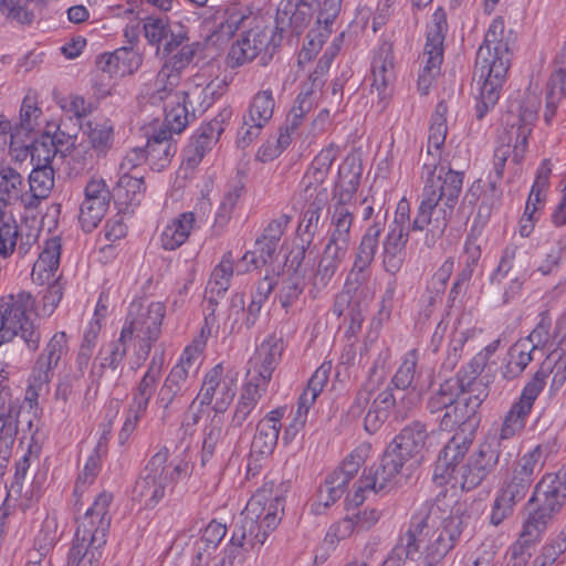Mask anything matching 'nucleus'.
Wrapping results in <instances>:
<instances>
[{"mask_svg":"<svg viewBox=\"0 0 566 566\" xmlns=\"http://www.w3.org/2000/svg\"><path fill=\"white\" fill-rule=\"evenodd\" d=\"M448 106L442 101L436 106L429 127L427 154L422 157L423 169L428 176L422 189L421 201L417 210L413 229H427L424 244L433 248L443 237L449 220L458 203L463 186V174L441 166L440 149L447 136Z\"/></svg>","mask_w":566,"mask_h":566,"instance_id":"1","label":"nucleus"},{"mask_svg":"<svg viewBox=\"0 0 566 566\" xmlns=\"http://www.w3.org/2000/svg\"><path fill=\"white\" fill-rule=\"evenodd\" d=\"M427 522L422 530V556L427 566H436L455 547L462 533L471 522V514L452 496L439 494L418 509Z\"/></svg>","mask_w":566,"mask_h":566,"instance_id":"2","label":"nucleus"},{"mask_svg":"<svg viewBox=\"0 0 566 566\" xmlns=\"http://www.w3.org/2000/svg\"><path fill=\"white\" fill-rule=\"evenodd\" d=\"M512 52L504 39V21L495 18L480 45L474 67L478 78L476 117L482 119L501 95V88L511 65Z\"/></svg>","mask_w":566,"mask_h":566,"instance_id":"3","label":"nucleus"},{"mask_svg":"<svg viewBox=\"0 0 566 566\" xmlns=\"http://www.w3.org/2000/svg\"><path fill=\"white\" fill-rule=\"evenodd\" d=\"M112 493L101 492L81 517L67 555V566H98L111 525Z\"/></svg>","mask_w":566,"mask_h":566,"instance_id":"4","label":"nucleus"},{"mask_svg":"<svg viewBox=\"0 0 566 566\" xmlns=\"http://www.w3.org/2000/svg\"><path fill=\"white\" fill-rule=\"evenodd\" d=\"M545 461L546 448L537 444L513 464L493 501L490 515L492 525L499 526L513 514L515 505L526 497L535 473L542 470Z\"/></svg>","mask_w":566,"mask_h":566,"instance_id":"5","label":"nucleus"},{"mask_svg":"<svg viewBox=\"0 0 566 566\" xmlns=\"http://www.w3.org/2000/svg\"><path fill=\"white\" fill-rule=\"evenodd\" d=\"M539 101L535 96H528L522 104L513 108V105L505 117L506 144L496 147L494 151V172L495 178L490 181L492 191L496 190L497 182L503 177L505 163L512 155L514 164H521L527 146V139L537 120Z\"/></svg>","mask_w":566,"mask_h":566,"instance_id":"6","label":"nucleus"},{"mask_svg":"<svg viewBox=\"0 0 566 566\" xmlns=\"http://www.w3.org/2000/svg\"><path fill=\"white\" fill-rule=\"evenodd\" d=\"M169 451L163 447L147 462L134 486V495L146 507H155L177 482L189 474L185 460L168 462Z\"/></svg>","mask_w":566,"mask_h":566,"instance_id":"7","label":"nucleus"},{"mask_svg":"<svg viewBox=\"0 0 566 566\" xmlns=\"http://www.w3.org/2000/svg\"><path fill=\"white\" fill-rule=\"evenodd\" d=\"M34 305L25 291L0 297V347L20 337L30 352L39 349L41 333L31 318Z\"/></svg>","mask_w":566,"mask_h":566,"instance_id":"8","label":"nucleus"},{"mask_svg":"<svg viewBox=\"0 0 566 566\" xmlns=\"http://www.w3.org/2000/svg\"><path fill=\"white\" fill-rule=\"evenodd\" d=\"M165 314L161 302L135 300L129 304L120 335L133 344L138 360H145L158 340Z\"/></svg>","mask_w":566,"mask_h":566,"instance_id":"9","label":"nucleus"},{"mask_svg":"<svg viewBox=\"0 0 566 566\" xmlns=\"http://www.w3.org/2000/svg\"><path fill=\"white\" fill-rule=\"evenodd\" d=\"M371 447L369 443L359 444L334 471L328 473L324 483L319 486L311 512L322 515L335 504L346 492L348 483L355 478L360 467L369 457Z\"/></svg>","mask_w":566,"mask_h":566,"instance_id":"10","label":"nucleus"},{"mask_svg":"<svg viewBox=\"0 0 566 566\" xmlns=\"http://www.w3.org/2000/svg\"><path fill=\"white\" fill-rule=\"evenodd\" d=\"M12 368L0 361V467L6 465L11 455L19 432V416L22 405L12 389Z\"/></svg>","mask_w":566,"mask_h":566,"instance_id":"11","label":"nucleus"},{"mask_svg":"<svg viewBox=\"0 0 566 566\" xmlns=\"http://www.w3.org/2000/svg\"><path fill=\"white\" fill-rule=\"evenodd\" d=\"M61 248L59 237L46 240L31 272L34 283L48 284L43 295V312L45 314H51L63 296V286L60 282V276L56 275L60 266Z\"/></svg>","mask_w":566,"mask_h":566,"instance_id":"12","label":"nucleus"},{"mask_svg":"<svg viewBox=\"0 0 566 566\" xmlns=\"http://www.w3.org/2000/svg\"><path fill=\"white\" fill-rule=\"evenodd\" d=\"M447 30L446 13L441 8H438L427 28V40L421 57L423 66L418 76V90L421 94H427L434 80L440 75Z\"/></svg>","mask_w":566,"mask_h":566,"instance_id":"13","label":"nucleus"},{"mask_svg":"<svg viewBox=\"0 0 566 566\" xmlns=\"http://www.w3.org/2000/svg\"><path fill=\"white\" fill-rule=\"evenodd\" d=\"M188 85V90L175 93L165 106V126L170 135L180 134L190 119L195 118V109L189 111L191 97H199L202 94L206 102L208 97L212 99L216 93L213 82H207L202 75H195Z\"/></svg>","mask_w":566,"mask_h":566,"instance_id":"14","label":"nucleus"},{"mask_svg":"<svg viewBox=\"0 0 566 566\" xmlns=\"http://www.w3.org/2000/svg\"><path fill=\"white\" fill-rule=\"evenodd\" d=\"M408 461L401 453L388 446L378 467L375 470L369 469L368 473L356 482V490L350 501L355 505H360L365 500L364 492L378 493L391 490L397 484L398 476Z\"/></svg>","mask_w":566,"mask_h":566,"instance_id":"15","label":"nucleus"},{"mask_svg":"<svg viewBox=\"0 0 566 566\" xmlns=\"http://www.w3.org/2000/svg\"><path fill=\"white\" fill-rule=\"evenodd\" d=\"M499 459L500 452L489 442H483L446 483L467 491L473 490L495 470Z\"/></svg>","mask_w":566,"mask_h":566,"instance_id":"16","label":"nucleus"},{"mask_svg":"<svg viewBox=\"0 0 566 566\" xmlns=\"http://www.w3.org/2000/svg\"><path fill=\"white\" fill-rule=\"evenodd\" d=\"M222 364L212 367L205 376L200 391L192 399V405L199 402L200 406L211 405L216 412H223L232 402L237 392V374L228 373L224 375Z\"/></svg>","mask_w":566,"mask_h":566,"instance_id":"17","label":"nucleus"},{"mask_svg":"<svg viewBox=\"0 0 566 566\" xmlns=\"http://www.w3.org/2000/svg\"><path fill=\"white\" fill-rule=\"evenodd\" d=\"M130 343L119 335V338L112 340L104 345L97 355L99 363L93 364L88 374V384L84 392V400L86 402L93 401L98 392L101 380L106 370L116 374L117 377L122 374V364L126 357L127 349Z\"/></svg>","mask_w":566,"mask_h":566,"instance_id":"18","label":"nucleus"},{"mask_svg":"<svg viewBox=\"0 0 566 566\" xmlns=\"http://www.w3.org/2000/svg\"><path fill=\"white\" fill-rule=\"evenodd\" d=\"M386 216L387 212L384 216L376 214L374 222L367 228L357 248L349 279L359 285L369 277V268L378 250L379 237L385 230Z\"/></svg>","mask_w":566,"mask_h":566,"instance_id":"19","label":"nucleus"},{"mask_svg":"<svg viewBox=\"0 0 566 566\" xmlns=\"http://www.w3.org/2000/svg\"><path fill=\"white\" fill-rule=\"evenodd\" d=\"M424 518L418 511L412 514L407 531L400 535L384 566H402L406 560H417L422 555Z\"/></svg>","mask_w":566,"mask_h":566,"instance_id":"20","label":"nucleus"},{"mask_svg":"<svg viewBox=\"0 0 566 566\" xmlns=\"http://www.w3.org/2000/svg\"><path fill=\"white\" fill-rule=\"evenodd\" d=\"M284 349L282 337L269 335L255 349L249 360L247 377L255 378L258 381L269 384L272 374L279 365Z\"/></svg>","mask_w":566,"mask_h":566,"instance_id":"21","label":"nucleus"},{"mask_svg":"<svg viewBox=\"0 0 566 566\" xmlns=\"http://www.w3.org/2000/svg\"><path fill=\"white\" fill-rule=\"evenodd\" d=\"M270 43L269 30L259 22L245 31L229 50L227 64L238 67L253 61Z\"/></svg>","mask_w":566,"mask_h":566,"instance_id":"22","label":"nucleus"},{"mask_svg":"<svg viewBox=\"0 0 566 566\" xmlns=\"http://www.w3.org/2000/svg\"><path fill=\"white\" fill-rule=\"evenodd\" d=\"M566 501V463L555 473L545 474L535 485L528 506L539 504L557 513Z\"/></svg>","mask_w":566,"mask_h":566,"instance_id":"23","label":"nucleus"},{"mask_svg":"<svg viewBox=\"0 0 566 566\" xmlns=\"http://www.w3.org/2000/svg\"><path fill=\"white\" fill-rule=\"evenodd\" d=\"M250 271L249 265H244L241 259L234 265V259L231 251L223 253L220 262L213 268L206 287V301L214 311L218 300L229 290L233 274L238 275Z\"/></svg>","mask_w":566,"mask_h":566,"instance_id":"24","label":"nucleus"},{"mask_svg":"<svg viewBox=\"0 0 566 566\" xmlns=\"http://www.w3.org/2000/svg\"><path fill=\"white\" fill-rule=\"evenodd\" d=\"M272 484H264L248 501L244 510L254 506L255 512L249 517L260 524L265 532H272L281 521L280 512H283V500L279 495L271 496Z\"/></svg>","mask_w":566,"mask_h":566,"instance_id":"25","label":"nucleus"},{"mask_svg":"<svg viewBox=\"0 0 566 566\" xmlns=\"http://www.w3.org/2000/svg\"><path fill=\"white\" fill-rule=\"evenodd\" d=\"M473 437L454 433L441 450L434 465L433 478L440 484L446 483L463 463V459L470 450Z\"/></svg>","mask_w":566,"mask_h":566,"instance_id":"26","label":"nucleus"},{"mask_svg":"<svg viewBox=\"0 0 566 566\" xmlns=\"http://www.w3.org/2000/svg\"><path fill=\"white\" fill-rule=\"evenodd\" d=\"M196 379L182 369H170L157 394V403L164 409L185 405L195 392Z\"/></svg>","mask_w":566,"mask_h":566,"instance_id":"27","label":"nucleus"},{"mask_svg":"<svg viewBox=\"0 0 566 566\" xmlns=\"http://www.w3.org/2000/svg\"><path fill=\"white\" fill-rule=\"evenodd\" d=\"M480 415L478 410L468 402L463 397L458 396L451 407L439 418V428L442 431H452L474 437L479 424Z\"/></svg>","mask_w":566,"mask_h":566,"instance_id":"28","label":"nucleus"},{"mask_svg":"<svg viewBox=\"0 0 566 566\" xmlns=\"http://www.w3.org/2000/svg\"><path fill=\"white\" fill-rule=\"evenodd\" d=\"M536 398L534 388L524 386L518 400L511 406L503 417L499 432L501 441L512 439L523 431Z\"/></svg>","mask_w":566,"mask_h":566,"instance_id":"29","label":"nucleus"},{"mask_svg":"<svg viewBox=\"0 0 566 566\" xmlns=\"http://www.w3.org/2000/svg\"><path fill=\"white\" fill-rule=\"evenodd\" d=\"M371 93L377 92L380 101L386 99L389 94V86L395 80L392 45L382 42L376 50L371 62Z\"/></svg>","mask_w":566,"mask_h":566,"instance_id":"30","label":"nucleus"},{"mask_svg":"<svg viewBox=\"0 0 566 566\" xmlns=\"http://www.w3.org/2000/svg\"><path fill=\"white\" fill-rule=\"evenodd\" d=\"M67 350L66 333L56 332L44 346L33 368L40 384H49L51 381L54 369Z\"/></svg>","mask_w":566,"mask_h":566,"instance_id":"31","label":"nucleus"},{"mask_svg":"<svg viewBox=\"0 0 566 566\" xmlns=\"http://www.w3.org/2000/svg\"><path fill=\"white\" fill-rule=\"evenodd\" d=\"M429 437L427 426L419 420H415L405 426L389 446L408 460H411L427 447Z\"/></svg>","mask_w":566,"mask_h":566,"instance_id":"32","label":"nucleus"},{"mask_svg":"<svg viewBox=\"0 0 566 566\" xmlns=\"http://www.w3.org/2000/svg\"><path fill=\"white\" fill-rule=\"evenodd\" d=\"M549 375H552L553 390H558L564 386L566 382V353L560 354L557 358L553 354L547 356L525 386L533 387L534 395L538 397Z\"/></svg>","mask_w":566,"mask_h":566,"instance_id":"33","label":"nucleus"},{"mask_svg":"<svg viewBox=\"0 0 566 566\" xmlns=\"http://www.w3.org/2000/svg\"><path fill=\"white\" fill-rule=\"evenodd\" d=\"M142 63L140 55L132 46H123L105 53L97 60L98 67L109 76L133 74Z\"/></svg>","mask_w":566,"mask_h":566,"instance_id":"34","label":"nucleus"},{"mask_svg":"<svg viewBox=\"0 0 566 566\" xmlns=\"http://www.w3.org/2000/svg\"><path fill=\"white\" fill-rule=\"evenodd\" d=\"M354 220L352 207L334 206L331 216V234L326 247L347 253Z\"/></svg>","mask_w":566,"mask_h":566,"instance_id":"35","label":"nucleus"},{"mask_svg":"<svg viewBox=\"0 0 566 566\" xmlns=\"http://www.w3.org/2000/svg\"><path fill=\"white\" fill-rule=\"evenodd\" d=\"M255 512L254 506L250 510H243L237 517L234 528L231 537L232 544H239L245 551L253 548L256 545L264 544L270 532H265L260 524L249 517Z\"/></svg>","mask_w":566,"mask_h":566,"instance_id":"36","label":"nucleus"},{"mask_svg":"<svg viewBox=\"0 0 566 566\" xmlns=\"http://www.w3.org/2000/svg\"><path fill=\"white\" fill-rule=\"evenodd\" d=\"M176 151L177 146L172 142L171 135L165 129H160L155 133L148 139L145 148L147 163L150 168L156 171H160L166 168L170 164Z\"/></svg>","mask_w":566,"mask_h":566,"instance_id":"37","label":"nucleus"},{"mask_svg":"<svg viewBox=\"0 0 566 566\" xmlns=\"http://www.w3.org/2000/svg\"><path fill=\"white\" fill-rule=\"evenodd\" d=\"M232 116V109L223 108L214 118L200 126L197 133L191 137V149L200 150L206 154L218 142L223 133L226 125Z\"/></svg>","mask_w":566,"mask_h":566,"instance_id":"38","label":"nucleus"},{"mask_svg":"<svg viewBox=\"0 0 566 566\" xmlns=\"http://www.w3.org/2000/svg\"><path fill=\"white\" fill-rule=\"evenodd\" d=\"M408 233L405 228L390 227L382 242L384 266L391 274L398 272L402 265Z\"/></svg>","mask_w":566,"mask_h":566,"instance_id":"39","label":"nucleus"},{"mask_svg":"<svg viewBox=\"0 0 566 566\" xmlns=\"http://www.w3.org/2000/svg\"><path fill=\"white\" fill-rule=\"evenodd\" d=\"M90 147L97 156H106L114 145V125L111 119H92L82 125Z\"/></svg>","mask_w":566,"mask_h":566,"instance_id":"40","label":"nucleus"},{"mask_svg":"<svg viewBox=\"0 0 566 566\" xmlns=\"http://www.w3.org/2000/svg\"><path fill=\"white\" fill-rule=\"evenodd\" d=\"M269 384L258 381L255 378L247 377L239 401L232 417V424L241 427L248 416L256 407L261 397L266 392Z\"/></svg>","mask_w":566,"mask_h":566,"instance_id":"41","label":"nucleus"},{"mask_svg":"<svg viewBox=\"0 0 566 566\" xmlns=\"http://www.w3.org/2000/svg\"><path fill=\"white\" fill-rule=\"evenodd\" d=\"M260 21L252 15L251 10L241 3L229 4L222 15L218 33L221 38L230 39L241 28H251Z\"/></svg>","mask_w":566,"mask_h":566,"instance_id":"42","label":"nucleus"},{"mask_svg":"<svg viewBox=\"0 0 566 566\" xmlns=\"http://www.w3.org/2000/svg\"><path fill=\"white\" fill-rule=\"evenodd\" d=\"M195 222L193 212H184L168 223L160 235L163 249L174 251L181 247L189 238Z\"/></svg>","mask_w":566,"mask_h":566,"instance_id":"43","label":"nucleus"},{"mask_svg":"<svg viewBox=\"0 0 566 566\" xmlns=\"http://www.w3.org/2000/svg\"><path fill=\"white\" fill-rule=\"evenodd\" d=\"M534 345L530 340L520 339L513 344L501 369L502 376L507 380L520 377L533 360Z\"/></svg>","mask_w":566,"mask_h":566,"instance_id":"44","label":"nucleus"},{"mask_svg":"<svg viewBox=\"0 0 566 566\" xmlns=\"http://www.w3.org/2000/svg\"><path fill=\"white\" fill-rule=\"evenodd\" d=\"M463 385L460 380V373L452 378L444 380L437 389H433L426 402V408L431 415L446 412L454 399L461 396Z\"/></svg>","mask_w":566,"mask_h":566,"instance_id":"45","label":"nucleus"},{"mask_svg":"<svg viewBox=\"0 0 566 566\" xmlns=\"http://www.w3.org/2000/svg\"><path fill=\"white\" fill-rule=\"evenodd\" d=\"M394 405L395 398L392 396V388L388 386L373 399L365 416V430L369 433L378 431L388 418Z\"/></svg>","mask_w":566,"mask_h":566,"instance_id":"46","label":"nucleus"},{"mask_svg":"<svg viewBox=\"0 0 566 566\" xmlns=\"http://www.w3.org/2000/svg\"><path fill=\"white\" fill-rule=\"evenodd\" d=\"M163 365L164 355L155 353L147 371L136 387L132 400L133 402L148 407L150 398L153 397L160 379Z\"/></svg>","mask_w":566,"mask_h":566,"instance_id":"47","label":"nucleus"},{"mask_svg":"<svg viewBox=\"0 0 566 566\" xmlns=\"http://www.w3.org/2000/svg\"><path fill=\"white\" fill-rule=\"evenodd\" d=\"M514 261H517V274H525L530 268V256L526 251L516 245H507L502 254L500 263L491 276L492 282L501 283L502 277L514 270Z\"/></svg>","mask_w":566,"mask_h":566,"instance_id":"48","label":"nucleus"},{"mask_svg":"<svg viewBox=\"0 0 566 566\" xmlns=\"http://www.w3.org/2000/svg\"><path fill=\"white\" fill-rule=\"evenodd\" d=\"M275 108V101L272 90L258 92L251 99L247 113L243 115L251 122L266 126L271 120Z\"/></svg>","mask_w":566,"mask_h":566,"instance_id":"49","label":"nucleus"},{"mask_svg":"<svg viewBox=\"0 0 566 566\" xmlns=\"http://www.w3.org/2000/svg\"><path fill=\"white\" fill-rule=\"evenodd\" d=\"M359 172L346 170L345 167H342L333 193V198L336 201L334 206L352 207V201L359 187Z\"/></svg>","mask_w":566,"mask_h":566,"instance_id":"50","label":"nucleus"},{"mask_svg":"<svg viewBox=\"0 0 566 566\" xmlns=\"http://www.w3.org/2000/svg\"><path fill=\"white\" fill-rule=\"evenodd\" d=\"M537 505V509L532 511L524 522L523 530L518 538L521 539V543L532 544L537 541L555 514L542 505Z\"/></svg>","mask_w":566,"mask_h":566,"instance_id":"51","label":"nucleus"},{"mask_svg":"<svg viewBox=\"0 0 566 566\" xmlns=\"http://www.w3.org/2000/svg\"><path fill=\"white\" fill-rule=\"evenodd\" d=\"M345 255V252H339L333 248L325 247L313 280V285L317 290H322L328 285Z\"/></svg>","mask_w":566,"mask_h":566,"instance_id":"52","label":"nucleus"},{"mask_svg":"<svg viewBox=\"0 0 566 566\" xmlns=\"http://www.w3.org/2000/svg\"><path fill=\"white\" fill-rule=\"evenodd\" d=\"M418 350L411 349L409 350L403 359L398 370L394 375L390 381V387L395 389H409L413 380L418 374L417 365H418Z\"/></svg>","mask_w":566,"mask_h":566,"instance_id":"53","label":"nucleus"},{"mask_svg":"<svg viewBox=\"0 0 566 566\" xmlns=\"http://www.w3.org/2000/svg\"><path fill=\"white\" fill-rule=\"evenodd\" d=\"M23 179L21 175L11 167L0 168V197L4 201L15 203L22 196Z\"/></svg>","mask_w":566,"mask_h":566,"instance_id":"54","label":"nucleus"},{"mask_svg":"<svg viewBox=\"0 0 566 566\" xmlns=\"http://www.w3.org/2000/svg\"><path fill=\"white\" fill-rule=\"evenodd\" d=\"M243 193L244 186L240 182L234 184L228 188L216 212L214 228L219 227L223 229L226 227V224L230 221L232 212Z\"/></svg>","mask_w":566,"mask_h":566,"instance_id":"55","label":"nucleus"},{"mask_svg":"<svg viewBox=\"0 0 566 566\" xmlns=\"http://www.w3.org/2000/svg\"><path fill=\"white\" fill-rule=\"evenodd\" d=\"M328 201V195L321 192L317 200H311L306 211L303 214L302 222L300 223L298 230L303 232V235H307V244L311 243L314 234L318 229L321 219V212Z\"/></svg>","mask_w":566,"mask_h":566,"instance_id":"56","label":"nucleus"},{"mask_svg":"<svg viewBox=\"0 0 566 566\" xmlns=\"http://www.w3.org/2000/svg\"><path fill=\"white\" fill-rule=\"evenodd\" d=\"M27 150L31 156L33 167H52L51 163L57 153V146L54 137L45 135L41 139L34 140Z\"/></svg>","mask_w":566,"mask_h":566,"instance_id":"57","label":"nucleus"},{"mask_svg":"<svg viewBox=\"0 0 566 566\" xmlns=\"http://www.w3.org/2000/svg\"><path fill=\"white\" fill-rule=\"evenodd\" d=\"M180 81L181 76L179 74L163 65L155 78V90L151 94L153 102L171 99Z\"/></svg>","mask_w":566,"mask_h":566,"instance_id":"58","label":"nucleus"},{"mask_svg":"<svg viewBox=\"0 0 566 566\" xmlns=\"http://www.w3.org/2000/svg\"><path fill=\"white\" fill-rule=\"evenodd\" d=\"M30 190L34 198H46L54 187V170L52 167H33L29 176Z\"/></svg>","mask_w":566,"mask_h":566,"instance_id":"59","label":"nucleus"},{"mask_svg":"<svg viewBox=\"0 0 566 566\" xmlns=\"http://www.w3.org/2000/svg\"><path fill=\"white\" fill-rule=\"evenodd\" d=\"M276 247L277 243L262 237L256 240L254 250L248 251L242 255L241 262L244 263V265H249L250 271L252 269L261 268L272 259L276 251Z\"/></svg>","mask_w":566,"mask_h":566,"instance_id":"60","label":"nucleus"},{"mask_svg":"<svg viewBox=\"0 0 566 566\" xmlns=\"http://www.w3.org/2000/svg\"><path fill=\"white\" fill-rule=\"evenodd\" d=\"M279 433L276 427H270L266 423H258L256 433L251 443L252 453L259 455L271 454L276 447Z\"/></svg>","mask_w":566,"mask_h":566,"instance_id":"61","label":"nucleus"},{"mask_svg":"<svg viewBox=\"0 0 566 566\" xmlns=\"http://www.w3.org/2000/svg\"><path fill=\"white\" fill-rule=\"evenodd\" d=\"M326 178L327 175L325 172L310 167L300 184L304 199L307 201L317 200L321 192L328 195L327 188L323 186Z\"/></svg>","mask_w":566,"mask_h":566,"instance_id":"62","label":"nucleus"},{"mask_svg":"<svg viewBox=\"0 0 566 566\" xmlns=\"http://www.w3.org/2000/svg\"><path fill=\"white\" fill-rule=\"evenodd\" d=\"M472 377H467L465 375H460L461 384L463 385V391L461 392V397H463L468 402L479 411L481 403L489 395V390L486 384L483 379L476 377L475 374Z\"/></svg>","mask_w":566,"mask_h":566,"instance_id":"63","label":"nucleus"},{"mask_svg":"<svg viewBox=\"0 0 566 566\" xmlns=\"http://www.w3.org/2000/svg\"><path fill=\"white\" fill-rule=\"evenodd\" d=\"M392 396L395 398V405L391 408L394 419L402 421L416 408L418 396L413 390L395 388H392Z\"/></svg>","mask_w":566,"mask_h":566,"instance_id":"64","label":"nucleus"}]
</instances>
